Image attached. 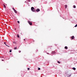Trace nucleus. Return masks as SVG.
Returning a JSON list of instances; mask_svg holds the SVG:
<instances>
[{
  "mask_svg": "<svg viewBox=\"0 0 77 77\" xmlns=\"http://www.w3.org/2000/svg\"><path fill=\"white\" fill-rule=\"evenodd\" d=\"M15 30H16V28L15 29Z\"/></svg>",
  "mask_w": 77,
  "mask_h": 77,
  "instance_id": "obj_29",
  "label": "nucleus"
},
{
  "mask_svg": "<svg viewBox=\"0 0 77 77\" xmlns=\"http://www.w3.org/2000/svg\"><path fill=\"white\" fill-rule=\"evenodd\" d=\"M73 8H76V7H75V5H74Z\"/></svg>",
  "mask_w": 77,
  "mask_h": 77,
  "instance_id": "obj_14",
  "label": "nucleus"
},
{
  "mask_svg": "<svg viewBox=\"0 0 77 77\" xmlns=\"http://www.w3.org/2000/svg\"><path fill=\"white\" fill-rule=\"evenodd\" d=\"M57 63H60V62H59V61H58L57 62Z\"/></svg>",
  "mask_w": 77,
  "mask_h": 77,
  "instance_id": "obj_15",
  "label": "nucleus"
},
{
  "mask_svg": "<svg viewBox=\"0 0 77 77\" xmlns=\"http://www.w3.org/2000/svg\"><path fill=\"white\" fill-rule=\"evenodd\" d=\"M11 52H12V50H10V53H11Z\"/></svg>",
  "mask_w": 77,
  "mask_h": 77,
  "instance_id": "obj_16",
  "label": "nucleus"
},
{
  "mask_svg": "<svg viewBox=\"0 0 77 77\" xmlns=\"http://www.w3.org/2000/svg\"><path fill=\"white\" fill-rule=\"evenodd\" d=\"M36 12H39V11H40V10L39 8L37 9L36 10Z\"/></svg>",
  "mask_w": 77,
  "mask_h": 77,
  "instance_id": "obj_3",
  "label": "nucleus"
},
{
  "mask_svg": "<svg viewBox=\"0 0 77 77\" xmlns=\"http://www.w3.org/2000/svg\"><path fill=\"white\" fill-rule=\"evenodd\" d=\"M7 47H9V46L7 45Z\"/></svg>",
  "mask_w": 77,
  "mask_h": 77,
  "instance_id": "obj_27",
  "label": "nucleus"
},
{
  "mask_svg": "<svg viewBox=\"0 0 77 77\" xmlns=\"http://www.w3.org/2000/svg\"><path fill=\"white\" fill-rule=\"evenodd\" d=\"M65 8L66 9V8H67V5H65Z\"/></svg>",
  "mask_w": 77,
  "mask_h": 77,
  "instance_id": "obj_11",
  "label": "nucleus"
},
{
  "mask_svg": "<svg viewBox=\"0 0 77 77\" xmlns=\"http://www.w3.org/2000/svg\"><path fill=\"white\" fill-rule=\"evenodd\" d=\"M72 69H73V70H75V67H73L72 68Z\"/></svg>",
  "mask_w": 77,
  "mask_h": 77,
  "instance_id": "obj_9",
  "label": "nucleus"
},
{
  "mask_svg": "<svg viewBox=\"0 0 77 77\" xmlns=\"http://www.w3.org/2000/svg\"><path fill=\"white\" fill-rule=\"evenodd\" d=\"M17 38H20V36H19V35H18V34H17Z\"/></svg>",
  "mask_w": 77,
  "mask_h": 77,
  "instance_id": "obj_10",
  "label": "nucleus"
},
{
  "mask_svg": "<svg viewBox=\"0 0 77 77\" xmlns=\"http://www.w3.org/2000/svg\"><path fill=\"white\" fill-rule=\"evenodd\" d=\"M19 53H21V51H19Z\"/></svg>",
  "mask_w": 77,
  "mask_h": 77,
  "instance_id": "obj_22",
  "label": "nucleus"
},
{
  "mask_svg": "<svg viewBox=\"0 0 77 77\" xmlns=\"http://www.w3.org/2000/svg\"><path fill=\"white\" fill-rule=\"evenodd\" d=\"M17 23H20V21H17Z\"/></svg>",
  "mask_w": 77,
  "mask_h": 77,
  "instance_id": "obj_21",
  "label": "nucleus"
},
{
  "mask_svg": "<svg viewBox=\"0 0 77 77\" xmlns=\"http://www.w3.org/2000/svg\"><path fill=\"white\" fill-rule=\"evenodd\" d=\"M71 75H69V77H70V76H71Z\"/></svg>",
  "mask_w": 77,
  "mask_h": 77,
  "instance_id": "obj_28",
  "label": "nucleus"
},
{
  "mask_svg": "<svg viewBox=\"0 0 77 77\" xmlns=\"http://www.w3.org/2000/svg\"><path fill=\"white\" fill-rule=\"evenodd\" d=\"M14 12H15V13H16V14H17V11H16V10H14Z\"/></svg>",
  "mask_w": 77,
  "mask_h": 77,
  "instance_id": "obj_5",
  "label": "nucleus"
},
{
  "mask_svg": "<svg viewBox=\"0 0 77 77\" xmlns=\"http://www.w3.org/2000/svg\"><path fill=\"white\" fill-rule=\"evenodd\" d=\"M35 9V8L33 7H32L31 8V10L32 11V12H35L36 11V10H34Z\"/></svg>",
  "mask_w": 77,
  "mask_h": 77,
  "instance_id": "obj_1",
  "label": "nucleus"
},
{
  "mask_svg": "<svg viewBox=\"0 0 77 77\" xmlns=\"http://www.w3.org/2000/svg\"><path fill=\"white\" fill-rule=\"evenodd\" d=\"M38 70H40V69H41L40 68H38Z\"/></svg>",
  "mask_w": 77,
  "mask_h": 77,
  "instance_id": "obj_18",
  "label": "nucleus"
},
{
  "mask_svg": "<svg viewBox=\"0 0 77 77\" xmlns=\"http://www.w3.org/2000/svg\"><path fill=\"white\" fill-rule=\"evenodd\" d=\"M24 41H26V39H24Z\"/></svg>",
  "mask_w": 77,
  "mask_h": 77,
  "instance_id": "obj_26",
  "label": "nucleus"
},
{
  "mask_svg": "<svg viewBox=\"0 0 77 77\" xmlns=\"http://www.w3.org/2000/svg\"><path fill=\"white\" fill-rule=\"evenodd\" d=\"M17 47H15L14 48V50H17Z\"/></svg>",
  "mask_w": 77,
  "mask_h": 77,
  "instance_id": "obj_13",
  "label": "nucleus"
},
{
  "mask_svg": "<svg viewBox=\"0 0 77 77\" xmlns=\"http://www.w3.org/2000/svg\"><path fill=\"white\" fill-rule=\"evenodd\" d=\"M13 43L14 44H16V42H14Z\"/></svg>",
  "mask_w": 77,
  "mask_h": 77,
  "instance_id": "obj_19",
  "label": "nucleus"
},
{
  "mask_svg": "<svg viewBox=\"0 0 77 77\" xmlns=\"http://www.w3.org/2000/svg\"><path fill=\"white\" fill-rule=\"evenodd\" d=\"M2 60V61H4V60Z\"/></svg>",
  "mask_w": 77,
  "mask_h": 77,
  "instance_id": "obj_25",
  "label": "nucleus"
},
{
  "mask_svg": "<svg viewBox=\"0 0 77 77\" xmlns=\"http://www.w3.org/2000/svg\"><path fill=\"white\" fill-rule=\"evenodd\" d=\"M12 9H13V10H14H14H15V9H14V8H12Z\"/></svg>",
  "mask_w": 77,
  "mask_h": 77,
  "instance_id": "obj_20",
  "label": "nucleus"
},
{
  "mask_svg": "<svg viewBox=\"0 0 77 77\" xmlns=\"http://www.w3.org/2000/svg\"><path fill=\"white\" fill-rule=\"evenodd\" d=\"M28 23L29 24V25H30L31 26L32 25V22H30V21H28Z\"/></svg>",
  "mask_w": 77,
  "mask_h": 77,
  "instance_id": "obj_2",
  "label": "nucleus"
},
{
  "mask_svg": "<svg viewBox=\"0 0 77 77\" xmlns=\"http://www.w3.org/2000/svg\"><path fill=\"white\" fill-rule=\"evenodd\" d=\"M65 48L66 49H68V47L67 46H65Z\"/></svg>",
  "mask_w": 77,
  "mask_h": 77,
  "instance_id": "obj_7",
  "label": "nucleus"
},
{
  "mask_svg": "<svg viewBox=\"0 0 77 77\" xmlns=\"http://www.w3.org/2000/svg\"><path fill=\"white\" fill-rule=\"evenodd\" d=\"M71 39H74V36H73L71 37Z\"/></svg>",
  "mask_w": 77,
  "mask_h": 77,
  "instance_id": "obj_8",
  "label": "nucleus"
},
{
  "mask_svg": "<svg viewBox=\"0 0 77 77\" xmlns=\"http://www.w3.org/2000/svg\"><path fill=\"white\" fill-rule=\"evenodd\" d=\"M4 44H5L6 46H8V45H6V42H4Z\"/></svg>",
  "mask_w": 77,
  "mask_h": 77,
  "instance_id": "obj_12",
  "label": "nucleus"
},
{
  "mask_svg": "<svg viewBox=\"0 0 77 77\" xmlns=\"http://www.w3.org/2000/svg\"><path fill=\"white\" fill-rule=\"evenodd\" d=\"M3 6H4V8H5V9H6V5H5V4H3Z\"/></svg>",
  "mask_w": 77,
  "mask_h": 77,
  "instance_id": "obj_4",
  "label": "nucleus"
},
{
  "mask_svg": "<svg viewBox=\"0 0 77 77\" xmlns=\"http://www.w3.org/2000/svg\"><path fill=\"white\" fill-rule=\"evenodd\" d=\"M77 24H76V25L75 26V27H77Z\"/></svg>",
  "mask_w": 77,
  "mask_h": 77,
  "instance_id": "obj_17",
  "label": "nucleus"
},
{
  "mask_svg": "<svg viewBox=\"0 0 77 77\" xmlns=\"http://www.w3.org/2000/svg\"><path fill=\"white\" fill-rule=\"evenodd\" d=\"M29 69H30V68H28V70H29Z\"/></svg>",
  "mask_w": 77,
  "mask_h": 77,
  "instance_id": "obj_23",
  "label": "nucleus"
},
{
  "mask_svg": "<svg viewBox=\"0 0 77 77\" xmlns=\"http://www.w3.org/2000/svg\"><path fill=\"white\" fill-rule=\"evenodd\" d=\"M48 54H49V53H48Z\"/></svg>",
  "mask_w": 77,
  "mask_h": 77,
  "instance_id": "obj_30",
  "label": "nucleus"
},
{
  "mask_svg": "<svg viewBox=\"0 0 77 77\" xmlns=\"http://www.w3.org/2000/svg\"><path fill=\"white\" fill-rule=\"evenodd\" d=\"M56 53V52L55 51H53L52 52V54H55Z\"/></svg>",
  "mask_w": 77,
  "mask_h": 77,
  "instance_id": "obj_6",
  "label": "nucleus"
},
{
  "mask_svg": "<svg viewBox=\"0 0 77 77\" xmlns=\"http://www.w3.org/2000/svg\"><path fill=\"white\" fill-rule=\"evenodd\" d=\"M28 2H30V0H29L28 1Z\"/></svg>",
  "mask_w": 77,
  "mask_h": 77,
  "instance_id": "obj_24",
  "label": "nucleus"
}]
</instances>
